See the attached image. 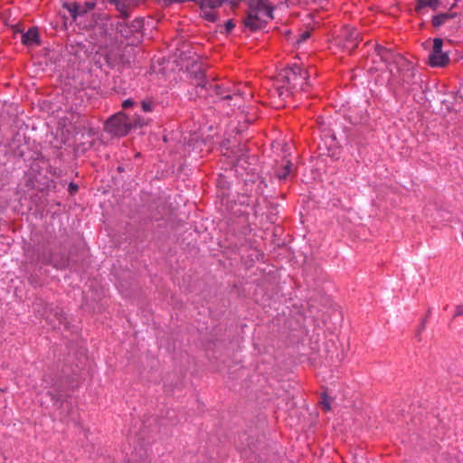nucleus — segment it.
Masks as SVG:
<instances>
[{
	"instance_id": "f257e3e1",
	"label": "nucleus",
	"mask_w": 463,
	"mask_h": 463,
	"mask_svg": "<svg viewBox=\"0 0 463 463\" xmlns=\"http://www.w3.org/2000/svg\"><path fill=\"white\" fill-rule=\"evenodd\" d=\"M280 76L292 90L307 91L308 86V72L301 66L294 64L291 67L285 69Z\"/></svg>"
},
{
	"instance_id": "f03ea898",
	"label": "nucleus",
	"mask_w": 463,
	"mask_h": 463,
	"mask_svg": "<svg viewBox=\"0 0 463 463\" xmlns=\"http://www.w3.org/2000/svg\"><path fill=\"white\" fill-rule=\"evenodd\" d=\"M35 313L37 317L44 319L47 325L52 328H56L65 320L62 310L47 304H40L38 307H35Z\"/></svg>"
},
{
	"instance_id": "7ed1b4c3",
	"label": "nucleus",
	"mask_w": 463,
	"mask_h": 463,
	"mask_svg": "<svg viewBox=\"0 0 463 463\" xmlns=\"http://www.w3.org/2000/svg\"><path fill=\"white\" fill-rule=\"evenodd\" d=\"M131 128L128 117L122 112L109 118L105 124V130L113 136L122 137L127 135Z\"/></svg>"
},
{
	"instance_id": "20e7f679",
	"label": "nucleus",
	"mask_w": 463,
	"mask_h": 463,
	"mask_svg": "<svg viewBox=\"0 0 463 463\" xmlns=\"http://www.w3.org/2000/svg\"><path fill=\"white\" fill-rule=\"evenodd\" d=\"M443 40L435 38L432 49L428 57V64L431 67H445L449 62V52L443 51Z\"/></svg>"
},
{
	"instance_id": "39448f33",
	"label": "nucleus",
	"mask_w": 463,
	"mask_h": 463,
	"mask_svg": "<svg viewBox=\"0 0 463 463\" xmlns=\"http://www.w3.org/2000/svg\"><path fill=\"white\" fill-rule=\"evenodd\" d=\"M342 37L345 39V49L353 52L358 45L359 33L355 28L345 26L342 31Z\"/></svg>"
},
{
	"instance_id": "423d86ee",
	"label": "nucleus",
	"mask_w": 463,
	"mask_h": 463,
	"mask_svg": "<svg viewBox=\"0 0 463 463\" xmlns=\"http://www.w3.org/2000/svg\"><path fill=\"white\" fill-rule=\"evenodd\" d=\"M293 171V165L290 161L285 160L276 170V176L279 181L286 180L290 176Z\"/></svg>"
},
{
	"instance_id": "0eeeda50",
	"label": "nucleus",
	"mask_w": 463,
	"mask_h": 463,
	"mask_svg": "<svg viewBox=\"0 0 463 463\" xmlns=\"http://www.w3.org/2000/svg\"><path fill=\"white\" fill-rule=\"evenodd\" d=\"M22 43L25 45L39 44V33L37 28H30L22 35Z\"/></svg>"
},
{
	"instance_id": "6e6552de",
	"label": "nucleus",
	"mask_w": 463,
	"mask_h": 463,
	"mask_svg": "<svg viewBox=\"0 0 463 463\" xmlns=\"http://www.w3.org/2000/svg\"><path fill=\"white\" fill-rule=\"evenodd\" d=\"M375 52H376V54L380 57V59L383 62L387 63V62L395 61L396 55L391 49H387L382 45L376 44Z\"/></svg>"
},
{
	"instance_id": "1a4fd4ad",
	"label": "nucleus",
	"mask_w": 463,
	"mask_h": 463,
	"mask_svg": "<svg viewBox=\"0 0 463 463\" xmlns=\"http://www.w3.org/2000/svg\"><path fill=\"white\" fill-rule=\"evenodd\" d=\"M110 3L116 5L123 18L129 16L128 8L135 5L134 0H110Z\"/></svg>"
},
{
	"instance_id": "9d476101",
	"label": "nucleus",
	"mask_w": 463,
	"mask_h": 463,
	"mask_svg": "<svg viewBox=\"0 0 463 463\" xmlns=\"http://www.w3.org/2000/svg\"><path fill=\"white\" fill-rule=\"evenodd\" d=\"M439 5V0H418L415 6V11L420 12L425 7H430L432 10H436Z\"/></svg>"
},
{
	"instance_id": "9b49d317",
	"label": "nucleus",
	"mask_w": 463,
	"mask_h": 463,
	"mask_svg": "<svg viewBox=\"0 0 463 463\" xmlns=\"http://www.w3.org/2000/svg\"><path fill=\"white\" fill-rule=\"evenodd\" d=\"M456 14H439L432 18V24L435 27H439L445 24L449 19L453 18Z\"/></svg>"
},
{
	"instance_id": "f8f14e48",
	"label": "nucleus",
	"mask_w": 463,
	"mask_h": 463,
	"mask_svg": "<svg viewBox=\"0 0 463 463\" xmlns=\"http://www.w3.org/2000/svg\"><path fill=\"white\" fill-rule=\"evenodd\" d=\"M116 29L117 32L125 38H129L133 34L129 24L126 22L118 23Z\"/></svg>"
},
{
	"instance_id": "ddd939ff",
	"label": "nucleus",
	"mask_w": 463,
	"mask_h": 463,
	"mask_svg": "<svg viewBox=\"0 0 463 463\" xmlns=\"http://www.w3.org/2000/svg\"><path fill=\"white\" fill-rule=\"evenodd\" d=\"M222 4V0H200V6L203 10L205 8L214 9Z\"/></svg>"
},
{
	"instance_id": "4468645a",
	"label": "nucleus",
	"mask_w": 463,
	"mask_h": 463,
	"mask_svg": "<svg viewBox=\"0 0 463 463\" xmlns=\"http://www.w3.org/2000/svg\"><path fill=\"white\" fill-rule=\"evenodd\" d=\"M133 33H138L143 27V19L137 18L128 24Z\"/></svg>"
},
{
	"instance_id": "2eb2a0df",
	"label": "nucleus",
	"mask_w": 463,
	"mask_h": 463,
	"mask_svg": "<svg viewBox=\"0 0 463 463\" xmlns=\"http://www.w3.org/2000/svg\"><path fill=\"white\" fill-rule=\"evenodd\" d=\"M311 36V33L309 31H305L300 33L298 39L297 40L296 43L298 45L301 44L302 43L306 42L307 39H309Z\"/></svg>"
},
{
	"instance_id": "dca6fc26",
	"label": "nucleus",
	"mask_w": 463,
	"mask_h": 463,
	"mask_svg": "<svg viewBox=\"0 0 463 463\" xmlns=\"http://www.w3.org/2000/svg\"><path fill=\"white\" fill-rule=\"evenodd\" d=\"M203 16L210 22H214L216 19L215 14L213 11L203 10Z\"/></svg>"
},
{
	"instance_id": "f3484780",
	"label": "nucleus",
	"mask_w": 463,
	"mask_h": 463,
	"mask_svg": "<svg viewBox=\"0 0 463 463\" xmlns=\"http://www.w3.org/2000/svg\"><path fill=\"white\" fill-rule=\"evenodd\" d=\"M211 88L213 87L214 88V91L216 93V95L218 96H221L222 98L223 99H231V95L228 94V95H223V92L222 91V89L219 85L215 84L214 86H210Z\"/></svg>"
},
{
	"instance_id": "a211bd4d",
	"label": "nucleus",
	"mask_w": 463,
	"mask_h": 463,
	"mask_svg": "<svg viewBox=\"0 0 463 463\" xmlns=\"http://www.w3.org/2000/svg\"><path fill=\"white\" fill-rule=\"evenodd\" d=\"M321 406L325 411H328L331 409L330 400L327 397L324 396L321 401Z\"/></svg>"
},
{
	"instance_id": "6ab92c4d",
	"label": "nucleus",
	"mask_w": 463,
	"mask_h": 463,
	"mask_svg": "<svg viewBox=\"0 0 463 463\" xmlns=\"http://www.w3.org/2000/svg\"><path fill=\"white\" fill-rule=\"evenodd\" d=\"M141 107H142V109L145 111V112H149L152 110L153 109V103L150 102V101H143L141 103Z\"/></svg>"
},
{
	"instance_id": "aec40b11",
	"label": "nucleus",
	"mask_w": 463,
	"mask_h": 463,
	"mask_svg": "<svg viewBox=\"0 0 463 463\" xmlns=\"http://www.w3.org/2000/svg\"><path fill=\"white\" fill-rule=\"evenodd\" d=\"M69 12L73 17H76L80 14V12L79 11V6L77 5H74L72 7H70Z\"/></svg>"
},
{
	"instance_id": "412c9836",
	"label": "nucleus",
	"mask_w": 463,
	"mask_h": 463,
	"mask_svg": "<svg viewBox=\"0 0 463 463\" xmlns=\"http://www.w3.org/2000/svg\"><path fill=\"white\" fill-rule=\"evenodd\" d=\"M235 24L232 20H228L225 24V28L227 32H231L234 28Z\"/></svg>"
},
{
	"instance_id": "4be33fe9",
	"label": "nucleus",
	"mask_w": 463,
	"mask_h": 463,
	"mask_svg": "<svg viewBox=\"0 0 463 463\" xmlns=\"http://www.w3.org/2000/svg\"><path fill=\"white\" fill-rule=\"evenodd\" d=\"M133 104H134V102L131 99H128L123 101L122 107L124 109H128V108L132 107Z\"/></svg>"
},
{
	"instance_id": "5701e85b",
	"label": "nucleus",
	"mask_w": 463,
	"mask_h": 463,
	"mask_svg": "<svg viewBox=\"0 0 463 463\" xmlns=\"http://www.w3.org/2000/svg\"><path fill=\"white\" fill-rule=\"evenodd\" d=\"M78 190V185L74 183H71L69 184V192L71 194H74Z\"/></svg>"
},
{
	"instance_id": "b1692460",
	"label": "nucleus",
	"mask_w": 463,
	"mask_h": 463,
	"mask_svg": "<svg viewBox=\"0 0 463 463\" xmlns=\"http://www.w3.org/2000/svg\"><path fill=\"white\" fill-rule=\"evenodd\" d=\"M463 315V306H457L455 310V317Z\"/></svg>"
},
{
	"instance_id": "393cba45",
	"label": "nucleus",
	"mask_w": 463,
	"mask_h": 463,
	"mask_svg": "<svg viewBox=\"0 0 463 463\" xmlns=\"http://www.w3.org/2000/svg\"><path fill=\"white\" fill-rule=\"evenodd\" d=\"M86 6L88 9H93L95 7L94 3H86Z\"/></svg>"
},
{
	"instance_id": "a878e982",
	"label": "nucleus",
	"mask_w": 463,
	"mask_h": 463,
	"mask_svg": "<svg viewBox=\"0 0 463 463\" xmlns=\"http://www.w3.org/2000/svg\"><path fill=\"white\" fill-rule=\"evenodd\" d=\"M52 264L54 267H56L58 269H62L65 266L64 264H58L56 262H53Z\"/></svg>"
},
{
	"instance_id": "bb28decb",
	"label": "nucleus",
	"mask_w": 463,
	"mask_h": 463,
	"mask_svg": "<svg viewBox=\"0 0 463 463\" xmlns=\"http://www.w3.org/2000/svg\"><path fill=\"white\" fill-rule=\"evenodd\" d=\"M410 71H411V74L413 75V70L410 69Z\"/></svg>"
}]
</instances>
